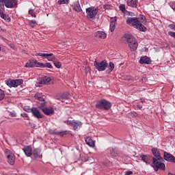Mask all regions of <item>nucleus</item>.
Instances as JSON below:
<instances>
[{"mask_svg":"<svg viewBox=\"0 0 175 175\" xmlns=\"http://www.w3.org/2000/svg\"><path fill=\"white\" fill-rule=\"evenodd\" d=\"M126 23L139 31H142V32H146V31H147V27L143 25V24H146V23H147V21H146V17L144 16L142 17V18L129 17L127 18Z\"/></svg>","mask_w":175,"mask_h":175,"instance_id":"obj_1","label":"nucleus"},{"mask_svg":"<svg viewBox=\"0 0 175 175\" xmlns=\"http://www.w3.org/2000/svg\"><path fill=\"white\" fill-rule=\"evenodd\" d=\"M152 152L154 157L153 159V165H152V167L154 169L155 172H158V170H165V163H162L163 158L161 157V153H159V150L157 149V148H152Z\"/></svg>","mask_w":175,"mask_h":175,"instance_id":"obj_2","label":"nucleus"},{"mask_svg":"<svg viewBox=\"0 0 175 175\" xmlns=\"http://www.w3.org/2000/svg\"><path fill=\"white\" fill-rule=\"evenodd\" d=\"M124 39L128 44L129 49H130L131 51H136V50H137L139 44L137 43L136 38L131 34H125Z\"/></svg>","mask_w":175,"mask_h":175,"instance_id":"obj_3","label":"nucleus"},{"mask_svg":"<svg viewBox=\"0 0 175 175\" xmlns=\"http://www.w3.org/2000/svg\"><path fill=\"white\" fill-rule=\"evenodd\" d=\"M36 57H44V58H46V59H48V61H52V62H53L56 68H57L58 69H59V68H61V66H62L61 62H59V61H58L57 59V57H55V56H54V55L53 53H36Z\"/></svg>","mask_w":175,"mask_h":175,"instance_id":"obj_4","label":"nucleus"},{"mask_svg":"<svg viewBox=\"0 0 175 175\" xmlns=\"http://www.w3.org/2000/svg\"><path fill=\"white\" fill-rule=\"evenodd\" d=\"M99 12V8L95 7H89L86 8V17L87 18L94 20Z\"/></svg>","mask_w":175,"mask_h":175,"instance_id":"obj_5","label":"nucleus"},{"mask_svg":"<svg viewBox=\"0 0 175 175\" xmlns=\"http://www.w3.org/2000/svg\"><path fill=\"white\" fill-rule=\"evenodd\" d=\"M6 85L12 88H16L18 87V85H21L24 81L23 79H8L5 81Z\"/></svg>","mask_w":175,"mask_h":175,"instance_id":"obj_6","label":"nucleus"},{"mask_svg":"<svg viewBox=\"0 0 175 175\" xmlns=\"http://www.w3.org/2000/svg\"><path fill=\"white\" fill-rule=\"evenodd\" d=\"M96 107L103 110H109L111 107V103L106 100H101L97 102Z\"/></svg>","mask_w":175,"mask_h":175,"instance_id":"obj_7","label":"nucleus"},{"mask_svg":"<svg viewBox=\"0 0 175 175\" xmlns=\"http://www.w3.org/2000/svg\"><path fill=\"white\" fill-rule=\"evenodd\" d=\"M5 155L7 158V162L10 165H14V162L16 161V157L10 152L9 150H6L5 151Z\"/></svg>","mask_w":175,"mask_h":175,"instance_id":"obj_8","label":"nucleus"},{"mask_svg":"<svg viewBox=\"0 0 175 175\" xmlns=\"http://www.w3.org/2000/svg\"><path fill=\"white\" fill-rule=\"evenodd\" d=\"M107 65V62L105 61H102L101 62H98L96 61L94 62V66L98 72H103V70H106Z\"/></svg>","mask_w":175,"mask_h":175,"instance_id":"obj_9","label":"nucleus"},{"mask_svg":"<svg viewBox=\"0 0 175 175\" xmlns=\"http://www.w3.org/2000/svg\"><path fill=\"white\" fill-rule=\"evenodd\" d=\"M51 81V78L49 77H42L38 82L36 83V87H43L46 84H50Z\"/></svg>","mask_w":175,"mask_h":175,"instance_id":"obj_10","label":"nucleus"},{"mask_svg":"<svg viewBox=\"0 0 175 175\" xmlns=\"http://www.w3.org/2000/svg\"><path fill=\"white\" fill-rule=\"evenodd\" d=\"M68 125H72L73 127L74 131H78L81 128V125H83V123L79 120H72V121H67Z\"/></svg>","mask_w":175,"mask_h":175,"instance_id":"obj_11","label":"nucleus"},{"mask_svg":"<svg viewBox=\"0 0 175 175\" xmlns=\"http://www.w3.org/2000/svg\"><path fill=\"white\" fill-rule=\"evenodd\" d=\"M3 6L5 5L8 8L17 7V1L16 0H3Z\"/></svg>","mask_w":175,"mask_h":175,"instance_id":"obj_12","label":"nucleus"},{"mask_svg":"<svg viewBox=\"0 0 175 175\" xmlns=\"http://www.w3.org/2000/svg\"><path fill=\"white\" fill-rule=\"evenodd\" d=\"M40 62H38L37 60H29L25 65L26 68H40Z\"/></svg>","mask_w":175,"mask_h":175,"instance_id":"obj_13","label":"nucleus"},{"mask_svg":"<svg viewBox=\"0 0 175 175\" xmlns=\"http://www.w3.org/2000/svg\"><path fill=\"white\" fill-rule=\"evenodd\" d=\"M30 111L36 118H43V114L40 113V111L38 108L32 107Z\"/></svg>","mask_w":175,"mask_h":175,"instance_id":"obj_14","label":"nucleus"},{"mask_svg":"<svg viewBox=\"0 0 175 175\" xmlns=\"http://www.w3.org/2000/svg\"><path fill=\"white\" fill-rule=\"evenodd\" d=\"M41 109L42 113L45 114V116H51V114H54V108L52 107H42L40 108Z\"/></svg>","mask_w":175,"mask_h":175,"instance_id":"obj_15","label":"nucleus"},{"mask_svg":"<svg viewBox=\"0 0 175 175\" xmlns=\"http://www.w3.org/2000/svg\"><path fill=\"white\" fill-rule=\"evenodd\" d=\"M164 159L167 162H173L175 163V157L172 154H169L167 152H164Z\"/></svg>","mask_w":175,"mask_h":175,"instance_id":"obj_16","label":"nucleus"},{"mask_svg":"<svg viewBox=\"0 0 175 175\" xmlns=\"http://www.w3.org/2000/svg\"><path fill=\"white\" fill-rule=\"evenodd\" d=\"M23 151L25 154L26 157H32V147L29 146H27L23 148Z\"/></svg>","mask_w":175,"mask_h":175,"instance_id":"obj_17","label":"nucleus"},{"mask_svg":"<svg viewBox=\"0 0 175 175\" xmlns=\"http://www.w3.org/2000/svg\"><path fill=\"white\" fill-rule=\"evenodd\" d=\"M141 158H142V161L144 162H145V163L150 164V163H151V162H152V163H154V159L151 156L142 155V156H141Z\"/></svg>","mask_w":175,"mask_h":175,"instance_id":"obj_18","label":"nucleus"},{"mask_svg":"<svg viewBox=\"0 0 175 175\" xmlns=\"http://www.w3.org/2000/svg\"><path fill=\"white\" fill-rule=\"evenodd\" d=\"M139 64L142 65H149V64H151V59L147 56H143L139 59Z\"/></svg>","mask_w":175,"mask_h":175,"instance_id":"obj_19","label":"nucleus"},{"mask_svg":"<svg viewBox=\"0 0 175 175\" xmlns=\"http://www.w3.org/2000/svg\"><path fill=\"white\" fill-rule=\"evenodd\" d=\"M116 23H117V19L116 18H111L109 25L110 32H114L116 29Z\"/></svg>","mask_w":175,"mask_h":175,"instance_id":"obj_20","label":"nucleus"},{"mask_svg":"<svg viewBox=\"0 0 175 175\" xmlns=\"http://www.w3.org/2000/svg\"><path fill=\"white\" fill-rule=\"evenodd\" d=\"M95 36L98 39H106L107 35L104 31H99L95 33Z\"/></svg>","mask_w":175,"mask_h":175,"instance_id":"obj_21","label":"nucleus"},{"mask_svg":"<svg viewBox=\"0 0 175 175\" xmlns=\"http://www.w3.org/2000/svg\"><path fill=\"white\" fill-rule=\"evenodd\" d=\"M85 142L86 143V144H88V146H89V147H95V142H94V140H92V139L90 137H88L85 139Z\"/></svg>","mask_w":175,"mask_h":175,"instance_id":"obj_22","label":"nucleus"},{"mask_svg":"<svg viewBox=\"0 0 175 175\" xmlns=\"http://www.w3.org/2000/svg\"><path fill=\"white\" fill-rule=\"evenodd\" d=\"M72 9H73L75 12H81V6H80V3H79V1L75 2V3L72 5Z\"/></svg>","mask_w":175,"mask_h":175,"instance_id":"obj_23","label":"nucleus"},{"mask_svg":"<svg viewBox=\"0 0 175 175\" xmlns=\"http://www.w3.org/2000/svg\"><path fill=\"white\" fill-rule=\"evenodd\" d=\"M138 1L139 0H127V5L131 8H137Z\"/></svg>","mask_w":175,"mask_h":175,"instance_id":"obj_24","label":"nucleus"},{"mask_svg":"<svg viewBox=\"0 0 175 175\" xmlns=\"http://www.w3.org/2000/svg\"><path fill=\"white\" fill-rule=\"evenodd\" d=\"M40 68H49V69H53V65H51L50 63H40L39 64Z\"/></svg>","mask_w":175,"mask_h":175,"instance_id":"obj_25","label":"nucleus"},{"mask_svg":"<svg viewBox=\"0 0 175 175\" xmlns=\"http://www.w3.org/2000/svg\"><path fill=\"white\" fill-rule=\"evenodd\" d=\"M38 100L41 102L40 105H38L39 108L44 107V106H46V102H44V98L43 97V96H41Z\"/></svg>","mask_w":175,"mask_h":175,"instance_id":"obj_26","label":"nucleus"},{"mask_svg":"<svg viewBox=\"0 0 175 175\" xmlns=\"http://www.w3.org/2000/svg\"><path fill=\"white\" fill-rule=\"evenodd\" d=\"M40 149H35L33 152V155L34 158H40Z\"/></svg>","mask_w":175,"mask_h":175,"instance_id":"obj_27","label":"nucleus"},{"mask_svg":"<svg viewBox=\"0 0 175 175\" xmlns=\"http://www.w3.org/2000/svg\"><path fill=\"white\" fill-rule=\"evenodd\" d=\"M0 16L7 23H10V17L9 16V15H7L6 14H2L1 15H0Z\"/></svg>","mask_w":175,"mask_h":175,"instance_id":"obj_28","label":"nucleus"},{"mask_svg":"<svg viewBox=\"0 0 175 175\" xmlns=\"http://www.w3.org/2000/svg\"><path fill=\"white\" fill-rule=\"evenodd\" d=\"M110 154L112 157H117L118 155V152L117 151V149L112 148L110 151Z\"/></svg>","mask_w":175,"mask_h":175,"instance_id":"obj_29","label":"nucleus"},{"mask_svg":"<svg viewBox=\"0 0 175 175\" xmlns=\"http://www.w3.org/2000/svg\"><path fill=\"white\" fill-rule=\"evenodd\" d=\"M69 3V0H58L57 4L59 5H68Z\"/></svg>","mask_w":175,"mask_h":175,"instance_id":"obj_30","label":"nucleus"},{"mask_svg":"<svg viewBox=\"0 0 175 175\" xmlns=\"http://www.w3.org/2000/svg\"><path fill=\"white\" fill-rule=\"evenodd\" d=\"M29 25H30L31 27V28H35V27H36V25H38V23L35 20L30 21L29 22Z\"/></svg>","mask_w":175,"mask_h":175,"instance_id":"obj_31","label":"nucleus"},{"mask_svg":"<svg viewBox=\"0 0 175 175\" xmlns=\"http://www.w3.org/2000/svg\"><path fill=\"white\" fill-rule=\"evenodd\" d=\"M5 6L3 5V0H0V16L3 14V12L1 9H3Z\"/></svg>","mask_w":175,"mask_h":175,"instance_id":"obj_32","label":"nucleus"},{"mask_svg":"<svg viewBox=\"0 0 175 175\" xmlns=\"http://www.w3.org/2000/svg\"><path fill=\"white\" fill-rule=\"evenodd\" d=\"M57 99H59V100H61L63 103H68V102H66V99H68V98L60 96L57 97Z\"/></svg>","mask_w":175,"mask_h":175,"instance_id":"obj_33","label":"nucleus"},{"mask_svg":"<svg viewBox=\"0 0 175 175\" xmlns=\"http://www.w3.org/2000/svg\"><path fill=\"white\" fill-rule=\"evenodd\" d=\"M5 98V92L0 89V100H3V99Z\"/></svg>","mask_w":175,"mask_h":175,"instance_id":"obj_34","label":"nucleus"},{"mask_svg":"<svg viewBox=\"0 0 175 175\" xmlns=\"http://www.w3.org/2000/svg\"><path fill=\"white\" fill-rule=\"evenodd\" d=\"M29 14H30L31 17H36V14L33 10L30 9L29 10Z\"/></svg>","mask_w":175,"mask_h":175,"instance_id":"obj_35","label":"nucleus"},{"mask_svg":"<svg viewBox=\"0 0 175 175\" xmlns=\"http://www.w3.org/2000/svg\"><path fill=\"white\" fill-rule=\"evenodd\" d=\"M113 69H114V63L113 62H109V72H113Z\"/></svg>","mask_w":175,"mask_h":175,"instance_id":"obj_36","label":"nucleus"},{"mask_svg":"<svg viewBox=\"0 0 175 175\" xmlns=\"http://www.w3.org/2000/svg\"><path fill=\"white\" fill-rule=\"evenodd\" d=\"M119 8L120 10H121V12H122L123 13H125V5L124 4H121L120 6H119Z\"/></svg>","mask_w":175,"mask_h":175,"instance_id":"obj_37","label":"nucleus"},{"mask_svg":"<svg viewBox=\"0 0 175 175\" xmlns=\"http://www.w3.org/2000/svg\"><path fill=\"white\" fill-rule=\"evenodd\" d=\"M43 96V95H42V94H40V93H36V94H35V96H34V98L38 100L39 98H40L41 96Z\"/></svg>","mask_w":175,"mask_h":175,"instance_id":"obj_38","label":"nucleus"},{"mask_svg":"<svg viewBox=\"0 0 175 175\" xmlns=\"http://www.w3.org/2000/svg\"><path fill=\"white\" fill-rule=\"evenodd\" d=\"M104 9L109 10L111 9V5L109 4H105L103 5Z\"/></svg>","mask_w":175,"mask_h":175,"instance_id":"obj_39","label":"nucleus"},{"mask_svg":"<svg viewBox=\"0 0 175 175\" xmlns=\"http://www.w3.org/2000/svg\"><path fill=\"white\" fill-rule=\"evenodd\" d=\"M168 35H170V36H172V38H174V39H175V32L168 31Z\"/></svg>","mask_w":175,"mask_h":175,"instance_id":"obj_40","label":"nucleus"},{"mask_svg":"<svg viewBox=\"0 0 175 175\" xmlns=\"http://www.w3.org/2000/svg\"><path fill=\"white\" fill-rule=\"evenodd\" d=\"M56 135H59V136H65V135H66V133L65 131H62L59 133H56Z\"/></svg>","mask_w":175,"mask_h":175,"instance_id":"obj_41","label":"nucleus"},{"mask_svg":"<svg viewBox=\"0 0 175 175\" xmlns=\"http://www.w3.org/2000/svg\"><path fill=\"white\" fill-rule=\"evenodd\" d=\"M10 116L11 117H16L17 114L16 113V111H14L10 113Z\"/></svg>","mask_w":175,"mask_h":175,"instance_id":"obj_42","label":"nucleus"},{"mask_svg":"<svg viewBox=\"0 0 175 175\" xmlns=\"http://www.w3.org/2000/svg\"><path fill=\"white\" fill-rule=\"evenodd\" d=\"M21 117H23L24 118H28V114L23 113L21 114Z\"/></svg>","mask_w":175,"mask_h":175,"instance_id":"obj_43","label":"nucleus"},{"mask_svg":"<svg viewBox=\"0 0 175 175\" xmlns=\"http://www.w3.org/2000/svg\"><path fill=\"white\" fill-rule=\"evenodd\" d=\"M133 174V172L132 171H126L125 172V175H131V174Z\"/></svg>","mask_w":175,"mask_h":175,"instance_id":"obj_44","label":"nucleus"},{"mask_svg":"<svg viewBox=\"0 0 175 175\" xmlns=\"http://www.w3.org/2000/svg\"><path fill=\"white\" fill-rule=\"evenodd\" d=\"M137 106L138 109H143V105H141L140 103H138Z\"/></svg>","mask_w":175,"mask_h":175,"instance_id":"obj_45","label":"nucleus"},{"mask_svg":"<svg viewBox=\"0 0 175 175\" xmlns=\"http://www.w3.org/2000/svg\"><path fill=\"white\" fill-rule=\"evenodd\" d=\"M131 116L133 117H136L137 116V113L136 112H133V113H131Z\"/></svg>","mask_w":175,"mask_h":175,"instance_id":"obj_46","label":"nucleus"},{"mask_svg":"<svg viewBox=\"0 0 175 175\" xmlns=\"http://www.w3.org/2000/svg\"><path fill=\"white\" fill-rule=\"evenodd\" d=\"M170 27L172 29H174V30H175V25H174V24L170 25Z\"/></svg>","mask_w":175,"mask_h":175,"instance_id":"obj_47","label":"nucleus"},{"mask_svg":"<svg viewBox=\"0 0 175 175\" xmlns=\"http://www.w3.org/2000/svg\"><path fill=\"white\" fill-rule=\"evenodd\" d=\"M29 110H31V109H29V108H27V107H25L24 108V111H27L28 112V111H29Z\"/></svg>","mask_w":175,"mask_h":175,"instance_id":"obj_48","label":"nucleus"},{"mask_svg":"<svg viewBox=\"0 0 175 175\" xmlns=\"http://www.w3.org/2000/svg\"><path fill=\"white\" fill-rule=\"evenodd\" d=\"M10 46L11 47V49H14V44H10Z\"/></svg>","mask_w":175,"mask_h":175,"instance_id":"obj_49","label":"nucleus"},{"mask_svg":"<svg viewBox=\"0 0 175 175\" xmlns=\"http://www.w3.org/2000/svg\"><path fill=\"white\" fill-rule=\"evenodd\" d=\"M139 103H144V100H141L140 102H139Z\"/></svg>","mask_w":175,"mask_h":175,"instance_id":"obj_50","label":"nucleus"},{"mask_svg":"<svg viewBox=\"0 0 175 175\" xmlns=\"http://www.w3.org/2000/svg\"><path fill=\"white\" fill-rule=\"evenodd\" d=\"M0 51H1V47H0Z\"/></svg>","mask_w":175,"mask_h":175,"instance_id":"obj_51","label":"nucleus"}]
</instances>
